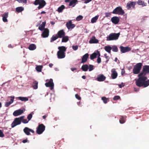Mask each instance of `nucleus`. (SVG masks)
Returning <instances> with one entry per match:
<instances>
[{"label": "nucleus", "mask_w": 149, "mask_h": 149, "mask_svg": "<svg viewBox=\"0 0 149 149\" xmlns=\"http://www.w3.org/2000/svg\"><path fill=\"white\" fill-rule=\"evenodd\" d=\"M149 73V65L143 66L142 72L138 75L139 78L136 80V83L138 87H146L149 85V79L147 80V78L146 74Z\"/></svg>", "instance_id": "1"}, {"label": "nucleus", "mask_w": 149, "mask_h": 149, "mask_svg": "<svg viewBox=\"0 0 149 149\" xmlns=\"http://www.w3.org/2000/svg\"><path fill=\"white\" fill-rule=\"evenodd\" d=\"M33 4L35 5H39V6L37 8L39 10L43 8L46 5V3L44 0H35L33 3Z\"/></svg>", "instance_id": "2"}, {"label": "nucleus", "mask_w": 149, "mask_h": 149, "mask_svg": "<svg viewBox=\"0 0 149 149\" xmlns=\"http://www.w3.org/2000/svg\"><path fill=\"white\" fill-rule=\"evenodd\" d=\"M142 65V63H137L135 65L133 69V72L134 74H138L140 72Z\"/></svg>", "instance_id": "3"}, {"label": "nucleus", "mask_w": 149, "mask_h": 149, "mask_svg": "<svg viewBox=\"0 0 149 149\" xmlns=\"http://www.w3.org/2000/svg\"><path fill=\"white\" fill-rule=\"evenodd\" d=\"M120 34L119 33H112L109 34L108 36L107 37V40L110 41L115 40L118 39Z\"/></svg>", "instance_id": "4"}, {"label": "nucleus", "mask_w": 149, "mask_h": 149, "mask_svg": "<svg viewBox=\"0 0 149 149\" xmlns=\"http://www.w3.org/2000/svg\"><path fill=\"white\" fill-rule=\"evenodd\" d=\"M24 117V116H22L20 117L15 118L11 124V127L13 128L16 125L20 124Z\"/></svg>", "instance_id": "5"}, {"label": "nucleus", "mask_w": 149, "mask_h": 149, "mask_svg": "<svg viewBox=\"0 0 149 149\" xmlns=\"http://www.w3.org/2000/svg\"><path fill=\"white\" fill-rule=\"evenodd\" d=\"M112 13L114 14L123 15L124 14L125 12L120 6H118L114 9Z\"/></svg>", "instance_id": "6"}, {"label": "nucleus", "mask_w": 149, "mask_h": 149, "mask_svg": "<svg viewBox=\"0 0 149 149\" xmlns=\"http://www.w3.org/2000/svg\"><path fill=\"white\" fill-rule=\"evenodd\" d=\"M45 127L42 124H39L36 128V132L38 134H42L45 130Z\"/></svg>", "instance_id": "7"}, {"label": "nucleus", "mask_w": 149, "mask_h": 149, "mask_svg": "<svg viewBox=\"0 0 149 149\" xmlns=\"http://www.w3.org/2000/svg\"><path fill=\"white\" fill-rule=\"evenodd\" d=\"M45 85L47 87H49L50 89L51 90L54 89V84L53 82V79H50L49 81L48 82L46 83Z\"/></svg>", "instance_id": "8"}, {"label": "nucleus", "mask_w": 149, "mask_h": 149, "mask_svg": "<svg viewBox=\"0 0 149 149\" xmlns=\"http://www.w3.org/2000/svg\"><path fill=\"white\" fill-rule=\"evenodd\" d=\"M120 51L122 53L128 52L131 49L130 47H124L123 46H120Z\"/></svg>", "instance_id": "9"}, {"label": "nucleus", "mask_w": 149, "mask_h": 149, "mask_svg": "<svg viewBox=\"0 0 149 149\" xmlns=\"http://www.w3.org/2000/svg\"><path fill=\"white\" fill-rule=\"evenodd\" d=\"M136 3V2L129 1L127 4V8L128 10H129L131 7L135 8V6Z\"/></svg>", "instance_id": "10"}, {"label": "nucleus", "mask_w": 149, "mask_h": 149, "mask_svg": "<svg viewBox=\"0 0 149 149\" xmlns=\"http://www.w3.org/2000/svg\"><path fill=\"white\" fill-rule=\"evenodd\" d=\"M65 33L63 29L58 31L56 34L58 38H61L65 35Z\"/></svg>", "instance_id": "11"}, {"label": "nucleus", "mask_w": 149, "mask_h": 149, "mask_svg": "<svg viewBox=\"0 0 149 149\" xmlns=\"http://www.w3.org/2000/svg\"><path fill=\"white\" fill-rule=\"evenodd\" d=\"M23 131L25 134L27 135H30V132H31L33 133H34V130L27 127H25Z\"/></svg>", "instance_id": "12"}, {"label": "nucleus", "mask_w": 149, "mask_h": 149, "mask_svg": "<svg viewBox=\"0 0 149 149\" xmlns=\"http://www.w3.org/2000/svg\"><path fill=\"white\" fill-rule=\"evenodd\" d=\"M43 31L41 34V36L44 38L47 37L49 35V30L47 28H46Z\"/></svg>", "instance_id": "13"}, {"label": "nucleus", "mask_w": 149, "mask_h": 149, "mask_svg": "<svg viewBox=\"0 0 149 149\" xmlns=\"http://www.w3.org/2000/svg\"><path fill=\"white\" fill-rule=\"evenodd\" d=\"M66 25L68 29H72L75 26V24L72 23V22L71 20L69 21L68 22L66 23Z\"/></svg>", "instance_id": "14"}, {"label": "nucleus", "mask_w": 149, "mask_h": 149, "mask_svg": "<svg viewBox=\"0 0 149 149\" xmlns=\"http://www.w3.org/2000/svg\"><path fill=\"white\" fill-rule=\"evenodd\" d=\"M111 77L112 79H115L118 76V74L116 69L114 68L112 69L111 70Z\"/></svg>", "instance_id": "15"}, {"label": "nucleus", "mask_w": 149, "mask_h": 149, "mask_svg": "<svg viewBox=\"0 0 149 149\" xmlns=\"http://www.w3.org/2000/svg\"><path fill=\"white\" fill-rule=\"evenodd\" d=\"M111 21L112 23L115 24H117L120 21L119 18L116 16H114L111 18Z\"/></svg>", "instance_id": "16"}, {"label": "nucleus", "mask_w": 149, "mask_h": 149, "mask_svg": "<svg viewBox=\"0 0 149 149\" xmlns=\"http://www.w3.org/2000/svg\"><path fill=\"white\" fill-rule=\"evenodd\" d=\"M88 57L89 54L88 53H86L83 55L81 58V63H86L87 61Z\"/></svg>", "instance_id": "17"}, {"label": "nucleus", "mask_w": 149, "mask_h": 149, "mask_svg": "<svg viewBox=\"0 0 149 149\" xmlns=\"http://www.w3.org/2000/svg\"><path fill=\"white\" fill-rule=\"evenodd\" d=\"M106 78V77L103 74H101L98 75L96 80L99 81H102L105 80Z\"/></svg>", "instance_id": "18"}, {"label": "nucleus", "mask_w": 149, "mask_h": 149, "mask_svg": "<svg viewBox=\"0 0 149 149\" xmlns=\"http://www.w3.org/2000/svg\"><path fill=\"white\" fill-rule=\"evenodd\" d=\"M23 113V110L19 109V110L15 111L13 113V115L15 116H16L21 115Z\"/></svg>", "instance_id": "19"}, {"label": "nucleus", "mask_w": 149, "mask_h": 149, "mask_svg": "<svg viewBox=\"0 0 149 149\" xmlns=\"http://www.w3.org/2000/svg\"><path fill=\"white\" fill-rule=\"evenodd\" d=\"M57 56L58 58H63L65 57V53L58 51L57 52Z\"/></svg>", "instance_id": "20"}, {"label": "nucleus", "mask_w": 149, "mask_h": 149, "mask_svg": "<svg viewBox=\"0 0 149 149\" xmlns=\"http://www.w3.org/2000/svg\"><path fill=\"white\" fill-rule=\"evenodd\" d=\"M126 116H120L119 118V122L121 124H123L125 123L126 120Z\"/></svg>", "instance_id": "21"}, {"label": "nucleus", "mask_w": 149, "mask_h": 149, "mask_svg": "<svg viewBox=\"0 0 149 149\" xmlns=\"http://www.w3.org/2000/svg\"><path fill=\"white\" fill-rule=\"evenodd\" d=\"M46 22H43L42 23V24L38 27V29L41 31L44 30L45 28Z\"/></svg>", "instance_id": "22"}, {"label": "nucleus", "mask_w": 149, "mask_h": 149, "mask_svg": "<svg viewBox=\"0 0 149 149\" xmlns=\"http://www.w3.org/2000/svg\"><path fill=\"white\" fill-rule=\"evenodd\" d=\"M98 42V40L96 39L95 37H93L92 39H90L89 41L90 43H96Z\"/></svg>", "instance_id": "23"}, {"label": "nucleus", "mask_w": 149, "mask_h": 149, "mask_svg": "<svg viewBox=\"0 0 149 149\" xmlns=\"http://www.w3.org/2000/svg\"><path fill=\"white\" fill-rule=\"evenodd\" d=\"M58 49L59 50L58 51L63 53H65L66 49L65 47L64 46L59 47L58 48Z\"/></svg>", "instance_id": "24"}, {"label": "nucleus", "mask_w": 149, "mask_h": 149, "mask_svg": "<svg viewBox=\"0 0 149 149\" xmlns=\"http://www.w3.org/2000/svg\"><path fill=\"white\" fill-rule=\"evenodd\" d=\"M36 48V45L34 44H31L29 47L28 49L30 50H34Z\"/></svg>", "instance_id": "25"}, {"label": "nucleus", "mask_w": 149, "mask_h": 149, "mask_svg": "<svg viewBox=\"0 0 149 149\" xmlns=\"http://www.w3.org/2000/svg\"><path fill=\"white\" fill-rule=\"evenodd\" d=\"M137 3L138 5H142L143 7L146 6L147 5L146 3H145L144 1L141 0H139L137 2Z\"/></svg>", "instance_id": "26"}, {"label": "nucleus", "mask_w": 149, "mask_h": 149, "mask_svg": "<svg viewBox=\"0 0 149 149\" xmlns=\"http://www.w3.org/2000/svg\"><path fill=\"white\" fill-rule=\"evenodd\" d=\"M81 69L83 71L86 72L88 69V66L87 64L83 65L81 67Z\"/></svg>", "instance_id": "27"}, {"label": "nucleus", "mask_w": 149, "mask_h": 149, "mask_svg": "<svg viewBox=\"0 0 149 149\" xmlns=\"http://www.w3.org/2000/svg\"><path fill=\"white\" fill-rule=\"evenodd\" d=\"M62 42H66L68 41L69 40V37L67 36H65V35L62 38Z\"/></svg>", "instance_id": "28"}, {"label": "nucleus", "mask_w": 149, "mask_h": 149, "mask_svg": "<svg viewBox=\"0 0 149 149\" xmlns=\"http://www.w3.org/2000/svg\"><path fill=\"white\" fill-rule=\"evenodd\" d=\"M58 38L56 34L53 35L52 37L50 39V42H52L56 40Z\"/></svg>", "instance_id": "29"}, {"label": "nucleus", "mask_w": 149, "mask_h": 149, "mask_svg": "<svg viewBox=\"0 0 149 149\" xmlns=\"http://www.w3.org/2000/svg\"><path fill=\"white\" fill-rule=\"evenodd\" d=\"M111 49L112 48L109 46H106L104 47L105 50L109 53H111Z\"/></svg>", "instance_id": "30"}, {"label": "nucleus", "mask_w": 149, "mask_h": 149, "mask_svg": "<svg viewBox=\"0 0 149 149\" xmlns=\"http://www.w3.org/2000/svg\"><path fill=\"white\" fill-rule=\"evenodd\" d=\"M38 82L37 81H34L32 84V87L35 89H37L38 87Z\"/></svg>", "instance_id": "31"}, {"label": "nucleus", "mask_w": 149, "mask_h": 149, "mask_svg": "<svg viewBox=\"0 0 149 149\" xmlns=\"http://www.w3.org/2000/svg\"><path fill=\"white\" fill-rule=\"evenodd\" d=\"M24 10V8L23 7L20 6L17 7L16 8V11L17 13H20L22 12Z\"/></svg>", "instance_id": "32"}, {"label": "nucleus", "mask_w": 149, "mask_h": 149, "mask_svg": "<svg viewBox=\"0 0 149 149\" xmlns=\"http://www.w3.org/2000/svg\"><path fill=\"white\" fill-rule=\"evenodd\" d=\"M77 0H72L69 3V6H72V7L74 6L75 5V3L77 2Z\"/></svg>", "instance_id": "33"}, {"label": "nucleus", "mask_w": 149, "mask_h": 149, "mask_svg": "<svg viewBox=\"0 0 149 149\" xmlns=\"http://www.w3.org/2000/svg\"><path fill=\"white\" fill-rule=\"evenodd\" d=\"M65 7L63 5H62L60 7L58 8L57 11L59 13L61 12L65 8Z\"/></svg>", "instance_id": "34"}, {"label": "nucleus", "mask_w": 149, "mask_h": 149, "mask_svg": "<svg viewBox=\"0 0 149 149\" xmlns=\"http://www.w3.org/2000/svg\"><path fill=\"white\" fill-rule=\"evenodd\" d=\"M19 100H21L22 101H26L28 100V99L26 97H18Z\"/></svg>", "instance_id": "35"}, {"label": "nucleus", "mask_w": 149, "mask_h": 149, "mask_svg": "<svg viewBox=\"0 0 149 149\" xmlns=\"http://www.w3.org/2000/svg\"><path fill=\"white\" fill-rule=\"evenodd\" d=\"M102 100L103 101L104 104H106L109 101V99L108 98H107L105 97H103L101 98Z\"/></svg>", "instance_id": "36"}, {"label": "nucleus", "mask_w": 149, "mask_h": 149, "mask_svg": "<svg viewBox=\"0 0 149 149\" xmlns=\"http://www.w3.org/2000/svg\"><path fill=\"white\" fill-rule=\"evenodd\" d=\"M43 67L42 65H38L36 67V69L38 71L41 72Z\"/></svg>", "instance_id": "37"}, {"label": "nucleus", "mask_w": 149, "mask_h": 149, "mask_svg": "<svg viewBox=\"0 0 149 149\" xmlns=\"http://www.w3.org/2000/svg\"><path fill=\"white\" fill-rule=\"evenodd\" d=\"M98 16H96L94 17H93L91 20V22L92 23H94L96 22L98 19Z\"/></svg>", "instance_id": "38"}, {"label": "nucleus", "mask_w": 149, "mask_h": 149, "mask_svg": "<svg viewBox=\"0 0 149 149\" xmlns=\"http://www.w3.org/2000/svg\"><path fill=\"white\" fill-rule=\"evenodd\" d=\"M97 56V54L96 53H94L92 54L90 56V58L91 60H93Z\"/></svg>", "instance_id": "39"}, {"label": "nucleus", "mask_w": 149, "mask_h": 149, "mask_svg": "<svg viewBox=\"0 0 149 149\" xmlns=\"http://www.w3.org/2000/svg\"><path fill=\"white\" fill-rule=\"evenodd\" d=\"M112 51L114 52H117L118 51V49L117 47L116 46H112Z\"/></svg>", "instance_id": "40"}, {"label": "nucleus", "mask_w": 149, "mask_h": 149, "mask_svg": "<svg viewBox=\"0 0 149 149\" xmlns=\"http://www.w3.org/2000/svg\"><path fill=\"white\" fill-rule=\"evenodd\" d=\"M94 69V66L93 65H89L88 66V70L89 71H91L93 70Z\"/></svg>", "instance_id": "41"}, {"label": "nucleus", "mask_w": 149, "mask_h": 149, "mask_svg": "<svg viewBox=\"0 0 149 149\" xmlns=\"http://www.w3.org/2000/svg\"><path fill=\"white\" fill-rule=\"evenodd\" d=\"M17 1L19 3H27L26 0H15Z\"/></svg>", "instance_id": "42"}, {"label": "nucleus", "mask_w": 149, "mask_h": 149, "mask_svg": "<svg viewBox=\"0 0 149 149\" xmlns=\"http://www.w3.org/2000/svg\"><path fill=\"white\" fill-rule=\"evenodd\" d=\"M83 18V17L82 16L80 15L77 17L76 19V20L77 21H79L82 19Z\"/></svg>", "instance_id": "43"}, {"label": "nucleus", "mask_w": 149, "mask_h": 149, "mask_svg": "<svg viewBox=\"0 0 149 149\" xmlns=\"http://www.w3.org/2000/svg\"><path fill=\"white\" fill-rule=\"evenodd\" d=\"M8 12L5 13L2 15V17L7 18L8 17Z\"/></svg>", "instance_id": "44"}, {"label": "nucleus", "mask_w": 149, "mask_h": 149, "mask_svg": "<svg viewBox=\"0 0 149 149\" xmlns=\"http://www.w3.org/2000/svg\"><path fill=\"white\" fill-rule=\"evenodd\" d=\"M32 117V115L31 113L29 114V115H28L27 117V118L28 119L29 121L30 120H31Z\"/></svg>", "instance_id": "45"}, {"label": "nucleus", "mask_w": 149, "mask_h": 149, "mask_svg": "<svg viewBox=\"0 0 149 149\" xmlns=\"http://www.w3.org/2000/svg\"><path fill=\"white\" fill-rule=\"evenodd\" d=\"M120 98V97L118 95H116L113 98V100H117Z\"/></svg>", "instance_id": "46"}, {"label": "nucleus", "mask_w": 149, "mask_h": 149, "mask_svg": "<svg viewBox=\"0 0 149 149\" xmlns=\"http://www.w3.org/2000/svg\"><path fill=\"white\" fill-rule=\"evenodd\" d=\"M29 120H27L26 119H24L23 118L22 119V123H28L29 122Z\"/></svg>", "instance_id": "47"}, {"label": "nucleus", "mask_w": 149, "mask_h": 149, "mask_svg": "<svg viewBox=\"0 0 149 149\" xmlns=\"http://www.w3.org/2000/svg\"><path fill=\"white\" fill-rule=\"evenodd\" d=\"M10 97H11V99L10 101L9 102H10L11 104H12L13 102L14 101V100L15 98V97L14 96H10Z\"/></svg>", "instance_id": "48"}, {"label": "nucleus", "mask_w": 149, "mask_h": 149, "mask_svg": "<svg viewBox=\"0 0 149 149\" xmlns=\"http://www.w3.org/2000/svg\"><path fill=\"white\" fill-rule=\"evenodd\" d=\"M76 98L78 100H81V97L77 94L75 95Z\"/></svg>", "instance_id": "49"}, {"label": "nucleus", "mask_w": 149, "mask_h": 149, "mask_svg": "<svg viewBox=\"0 0 149 149\" xmlns=\"http://www.w3.org/2000/svg\"><path fill=\"white\" fill-rule=\"evenodd\" d=\"M4 136V135L1 130H0V137H3Z\"/></svg>", "instance_id": "50"}, {"label": "nucleus", "mask_w": 149, "mask_h": 149, "mask_svg": "<svg viewBox=\"0 0 149 149\" xmlns=\"http://www.w3.org/2000/svg\"><path fill=\"white\" fill-rule=\"evenodd\" d=\"M11 104V103L10 102H7L5 103V106L6 107H8Z\"/></svg>", "instance_id": "51"}, {"label": "nucleus", "mask_w": 149, "mask_h": 149, "mask_svg": "<svg viewBox=\"0 0 149 149\" xmlns=\"http://www.w3.org/2000/svg\"><path fill=\"white\" fill-rule=\"evenodd\" d=\"M73 49L74 50H76L78 49V46L77 45L73 46H72Z\"/></svg>", "instance_id": "52"}, {"label": "nucleus", "mask_w": 149, "mask_h": 149, "mask_svg": "<svg viewBox=\"0 0 149 149\" xmlns=\"http://www.w3.org/2000/svg\"><path fill=\"white\" fill-rule=\"evenodd\" d=\"M105 17H109L111 15V13H105Z\"/></svg>", "instance_id": "53"}, {"label": "nucleus", "mask_w": 149, "mask_h": 149, "mask_svg": "<svg viewBox=\"0 0 149 149\" xmlns=\"http://www.w3.org/2000/svg\"><path fill=\"white\" fill-rule=\"evenodd\" d=\"M97 62L98 63H101V58H100V57H98V58H97Z\"/></svg>", "instance_id": "54"}, {"label": "nucleus", "mask_w": 149, "mask_h": 149, "mask_svg": "<svg viewBox=\"0 0 149 149\" xmlns=\"http://www.w3.org/2000/svg\"><path fill=\"white\" fill-rule=\"evenodd\" d=\"M7 18L3 17L2 19L3 21L4 22H8L7 19Z\"/></svg>", "instance_id": "55"}, {"label": "nucleus", "mask_w": 149, "mask_h": 149, "mask_svg": "<svg viewBox=\"0 0 149 149\" xmlns=\"http://www.w3.org/2000/svg\"><path fill=\"white\" fill-rule=\"evenodd\" d=\"M84 1V3H87L90 1H91L92 0H83Z\"/></svg>", "instance_id": "56"}, {"label": "nucleus", "mask_w": 149, "mask_h": 149, "mask_svg": "<svg viewBox=\"0 0 149 149\" xmlns=\"http://www.w3.org/2000/svg\"><path fill=\"white\" fill-rule=\"evenodd\" d=\"M105 58L107 59V60L106 61V63H107L109 60V56H106Z\"/></svg>", "instance_id": "57"}, {"label": "nucleus", "mask_w": 149, "mask_h": 149, "mask_svg": "<svg viewBox=\"0 0 149 149\" xmlns=\"http://www.w3.org/2000/svg\"><path fill=\"white\" fill-rule=\"evenodd\" d=\"M27 139L23 140V141H22V142L24 143H25L26 142H27Z\"/></svg>", "instance_id": "58"}, {"label": "nucleus", "mask_w": 149, "mask_h": 149, "mask_svg": "<svg viewBox=\"0 0 149 149\" xmlns=\"http://www.w3.org/2000/svg\"><path fill=\"white\" fill-rule=\"evenodd\" d=\"M77 70V68H71V70L72 71H74V70Z\"/></svg>", "instance_id": "59"}, {"label": "nucleus", "mask_w": 149, "mask_h": 149, "mask_svg": "<svg viewBox=\"0 0 149 149\" xmlns=\"http://www.w3.org/2000/svg\"><path fill=\"white\" fill-rule=\"evenodd\" d=\"M97 55H98V57H100V52L98 51H97Z\"/></svg>", "instance_id": "60"}, {"label": "nucleus", "mask_w": 149, "mask_h": 149, "mask_svg": "<svg viewBox=\"0 0 149 149\" xmlns=\"http://www.w3.org/2000/svg\"><path fill=\"white\" fill-rule=\"evenodd\" d=\"M53 65L52 63H50L49 64V66L51 68L53 66Z\"/></svg>", "instance_id": "61"}, {"label": "nucleus", "mask_w": 149, "mask_h": 149, "mask_svg": "<svg viewBox=\"0 0 149 149\" xmlns=\"http://www.w3.org/2000/svg\"><path fill=\"white\" fill-rule=\"evenodd\" d=\"M77 104L79 106H80L81 104V102H77Z\"/></svg>", "instance_id": "62"}, {"label": "nucleus", "mask_w": 149, "mask_h": 149, "mask_svg": "<svg viewBox=\"0 0 149 149\" xmlns=\"http://www.w3.org/2000/svg\"><path fill=\"white\" fill-rule=\"evenodd\" d=\"M50 23L52 25H54L55 24V23L54 22H51Z\"/></svg>", "instance_id": "63"}, {"label": "nucleus", "mask_w": 149, "mask_h": 149, "mask_svg": "<svg viewBox=\"0 0 149 149\" xmlns=\"http://www.w3.org/2000/svg\"><path fill=\"white\" fill-rule=\"evenodd\" d=\"M82 78L84 79H85L86 78V77L85 76L83 75L82 77Z\"/></svg>", "instance_id": "64"}]
</instances>
